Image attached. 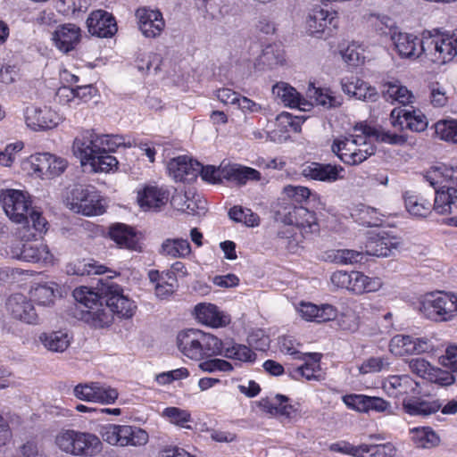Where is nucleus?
Wrapping results in <instances>:
<instances>
[{
    "instance_id": "53",
    "label": "nucleus",
    "mask_w": 457,
    "mask_h": 457,
    "mask_svg": "<svg viewBox=\"0 0 457 457\" xmlns=\"http://www.w3.org/2000/svg\"><path fill=\"white\" fill-rule=\"evenodd\" d=\"M261 61L269 67L283 65L285 63V51L280 46H267L261 55Z\"/></svg>"
},
{
    "instance_id": "13",
    "label": "nucleus",
    "mask_w": 457,
    "mask_h": 457,
    "mask_svg": "<svg viewBox=\"0 0 457 457\" xmlns=\"http://www.w3.org/2000/svg\"><path fill=\"white\" fill-rule=\"evenodd\" d=\"M337 27L338 17L337 12L315 6L306 16L305 29L312 36L319 37L322 34H329Z\"/></svg>"
},
{
    "instance_id": "44",
    "label": "nucleus",
    "mask_w": 457,
    "mask_h": 457,
    "mask_svg": "<svg viewBox=\"0 0 457 457\" xmlns=\"http://www.w3.org/2000/svg\"><path fill=\"white\" fill-rule=\"evenodd\" d=\"M307 96L313 101L311 103L321 105L326 108H334L341 105V98L335 96L328 89H322L310 85L307 90Z\"/></svg>"
},
{
    "instance_id": "37",
    "label": "nucleus",
    "mask_w": 457,
    "mask_h": 457,
    "mask_svg": "<svg viewBox=\"0 0 457 457\" xmlns=\"http://www.w3.org/2000/svg\"><path fill=\"white\" fill-rule=\"evenodd\" d=\"M3 209L9 219L17 224H28L33 202H2Z\"/></svg>"
},
{
    "instance_id": "54",
    "label": "nucleus",
    "mask_w": 457,
    "mask_h": 457,
    "mask_svg": "<svg viewBox=\"0 0 457 457\" xmlns=\"http://www.w3.org/2000/svg\"><path fill=\"white\" fill-rule=\"evenodd\" d=\"M89 165L95 172H109L118 165V161L112 155L104 152L95 157L89 158L87 165Z\"/></svg>"
},
{
    "instance_id": "59",
    "label": "nucleus",
    "mask_w": 457,
    "mask_h": 457,
    "mask_svg": "<svg viewBox=\"0 0 457 457\" xmlns=\"http://www.w3.org/2000/svg\"><path fill=\"white\" fill-rule=\"evenodd\" d=\"M125 442L123 443V447L125 446H142L145 445L149 439L148 434L145 430L135 427L128 425V432H127Z\"/></svg>"
},
{
    "instance_id": "15",
    "label": "nucleus",
    "mask_w": 457,
    "mask_h": 457,
    "mask_svg": "<svg viewBox=\"0 0 457 457\" xmlns=\"http://www.w3.org/2000/svg\"><path fill=\"white\" fill-rule=\"evenodd\" d=\"M72 150L74 154L80 159L81 164L87 165L89 158L104 153L101 134H97L93 130L82 132L74 139Z\"/></svg>"
},
{
    "instance_id": "51",
    "label": "nucleus",
    "mask_w": 457,
    "mask_h": 457,
    "mask_svg": "<svg viewBox=\"0 0 457 457\" xmlns=\"http://www.w3.org/2000/svg\"><path fill=\"white\" fill-rule=\"evenodd\" d=\"M229 218L237 222H242L248 227H256L260 224V217L251 209L242 206H234L228 212Z\"/></svg>"
},
{
    "instance_id": "11",
    "label": "nucleus",
    "mask_w": 457,
    "mask_h": 457,
    "mask_svg": "<svg viewBox=\"0 0 457 457\" xmlns=\"http://www.w3.org/2000/svg\"><path fill=\"white\" fill-rule=\"evenodd\" d=\"M407 212L416 218H426L433 212L437 214H453L445 224L457 227V202H404Z\"/></svg>"
},
{
    "instance_id": "8",
    "label": "nucleus",
    "mask_w": 457,
    "mask_h": 457,
    "mask_svg": "<svg viewBox=\"0 0 457 457\" xmlns=\"http://www.w3.org/2000/svg\"><path fill=\"white\" fill-rule=\"evenodd\" d=\"M422 50L424 55L433 62L445 64L457 55V46L452 35L437 29L422 32Z\"/></svg>"
},
{
    "instance_id": "5",
    "label": "nucleus",
    "mask_w": 457,
    "mask_h": 457,
    "mask_svg": "<svg viewBox=\"0 0 457 457\" xmlns=\"http://www.w3.org/2000/svg\"><path fill=\"white\" fill-rule=\"evenodd\" d=\"M54 444L61 452L77 457L96 456L103 448L96 435L72 428L60 429L54 436Z\"/></svg>"
},
{
    "instance_id": "20",
    "label": "nucleus",
    "mask_w": 457,
    "mask_h": 457,
    "mask_svg": "<svg viewBox=\"0 0 457 457\" xmlns=\"http://www.w3.org/2000/svg\"><path fill=\"white\" fill-rule=\"evenodd\" d=\"M12 256L29 262L53 263L54 255L43 242H26L12 248Z\"/></svg>"
},
{
    "instance_id": "35",
    "label": "nucleus",
    "mask_w": 457,
    "mask_h": 457,
    "mask_svg": "<svg viewBox=\"0 0 457 457\" xmlns=\"http://www.w3.org/2000/svg\"><path fill=\"white\" fill-rule=\"evenodd\" d=\"M383 281L378 277H369L361 271H352L351 292L355 295H363L378 291Z\"/></svg>"
},
{
    "instance_id": "26",
    "label": "nucleus",
    "mask_w": 457,
    "mask_h": 457,
    "mask_svg": "<svg viewBox=\"0 0 457 457\" xmlns=\"http://www.w3.org/2000/svg\"><path fill=\"white\" fill-rule=\"evenodd\" d=\"M88 32L98 37H111L117 31L113 16L103 10L93 12L87 20Z\"/></svg>"
},
{
    "instance_id": "62",
    "label": "nucleus",
    "mask_w": 457,
    "mask_h": 457,
    "mask_svg": "<svg viewBox=\"0 0 457 457\" xmlns=\"http://www.w3.org/2000/svg\"><path fill=\"white\" fill-rule=\"evenodd\" d=\"M199 369L209 373L215 371L229 372L233 370V365L226 360L214 358L200 362Z\"/></svg>"
},
{
    "instance_id": "57",
    "label": "nucleus",
    "mask_w": 457,
    "mask_h": 457,
    "mask_svg": "<svg viewBox=\"0 0 457 457\" xmlns=\"http://www.w3.org/2000/svg\"><path fill=\"white\" fill-rule=\"evenodd\" d=\"M118 396L117 389L101 385L99 382H95L94 403L111 404L116 401Z\"/></svg>"
},
{
    "instance_id": "29",
    "label": "nucleus",
    "mask_w": 457,
    "mask_h": 457,
    "mask_svg": "<svg viewBox=\"0 0 457 457\" xmlns=\"http://www.w3.org/2000/svg\"><path fill=\"white\" fill-rule=\"evenodd\" d=\"M196 320L211 328H222L229 324L230 317L212 303H198L195 307Z\"/></svg>"
},
{
    "instance_id": "38",
    "label": "nucleus",
    "mask_w": 457,
    "mask_h": 457,
    "mask_svg": "<svg viewBox=\"0 0 457 457\" xmlns=\"http://www.w3.org/2000/svg\"><path fill=\"white\" fill-rule=\"evenodd\" d=\"M382 94L386 101L398 102L402 104H408L412 102V93L398 81L386 82L383 85Z\"/></svg>"
},
{
    "instance_id": "56",
    "label": "nucleus",
    "mask_w": 457,
    "mask_h": 457,
    "mask_svg": "<svg viewBox=\"0 0 457 457\" xmlns=\"http://www.w3.org/2000/svg\"><path fill=\"white\" fill-rule=\"evenodd\" d=\"M30 295L38 305L47 306L54 303L55 295L51 287L37 285L30 290Z\"/></svg>"
},
{
    "instance_id": "49",
    "label": "nucleus",
    "mask_w": 457,
    "mask_h": 457,
    "mask_svg": "<svg viewBox=\"0 0 457 457\" xmlns=\"http://www.w3.org/2000/svg\"><path fill=\"white\" fill-rule=\"evenodd\" d=\"M170 197L173 198V195L168 187L147 184L137 190V200H169Z\"/></svg>"
},
{
    "instance_id": "25",
    "label": "nucleus",
    "mask_w": 457,
    "mask_h": 457,
    "mask_svg": "<svg viewBox=\"0 0 457 457\" xmlns=\"http://www.w3.org/2000/svg\"><path fill=\"white\" fill-rule=\"evenodd\" d=\"M297 312L303 320L316 323L334 320L337 317V309L328 303L317 305L302 301L298 303Z\"/></svg>"
},
{
    "instance_id": "31",
    "label": "nucleus",
    "mask_w": 457,
    "mask_h": 457,
    "mask_svg": "<svg viewBox=\"0 0 457 457\" xmlns=\"http://www.w3.org/2000/svg\"><path fill=\"white\" fill-rule=\"evenodd\" d=\"M148 278L154 287L155 295L160 299H168L178 287V279L173 272H160L157 270H151L148 272Z\"/></svg>"
},
{
    "instance_id": "10",
    "label": "nucleus",
    "mask_w": 457,
    "mask_h": 457,
    "mask_svg": "<svg viewBox=\"0 0 457 457\" xmlns=\"http://www.w3.org/2000/svg\"><path fill=\"white\" fill-rule=\"evenodd\" d=\"M330 451L352 457H395L397 449L391 442L353 445L340 440L330 445Z\"/></svg>"
},
{
    "instance_id": "55",
    "label": "nucleus",
    "mask_w": 457,
    "mask_h": 457,
    "mask_svg": "<svg viewBox=\"0 0 457 457\" xmlns=\"http://www.w3.org/2000/svg\"><path fill=\"white\" fill-rule=\"evenodd\" d=\"M171 206L181 212L201 217L207 212V202H170Z\"/></svg>"
},
{
    "instance_id": "60",
    "label": "nucleus",
    "mask_w": 457,
    "mask_h": 457,
    "mask_svg": "<svg viewBox=\"0 0 457 457\" xmlns=\"http://www.w3.org/2000/svg\"><path fill=\"white\" fill-rule=\"evenodd\" d=\"M390 362L387 357H370L365 360L360 366V373H375L389 368Z\"/></svg>"
},
{
    "instance_id": "48",
    "label": "nucleus",
    "mask_w": 457,
    "mask_h": 457,
    "mask_svg": "<svg viewBox=\"0 0 457 457\" xmlns=\"http://www.w3.org/2000/svg\"><path fill=\"white\" fill-rule=\"evenodd\" d=\"M414 337L408 335H395L389 342V351L399 357L413 354Z\"/></svg>"
},
{
    "instance_id": "19",
    "label": "nucleus",
    "mask_w": 457,
    "mask_h": 457,
    "mask_svg": "<svg viewBox=\"0 0 457 457\" xmlns=\"http://www.w3.org/2000/svg\"><path fill=\"white\" fill-rule=\"evenodd\" d=\"M30 164L34 173L42 179L59 176L67 167V162L64 159L48 153L30 156Z\"/></svg>"
},
{
    "instance_id": "41",
    "label": "nucleus",
    "mask_w": 457,
    "mask_h": 457,
    "mask_svg": "<svg viewBox=\"0 0 457 457\" xmlns=\"http://www.w3.org/2000/svg\"><path fill=\"white\" fill-rule=\"evenodd\" d=\"M423 178L435 188L436 194L435 200H457V188L450 186H442L439 189L436 188V185L442 178L437 168L427 171Z\"/></svg>"
},
{
    "instance_id": "33",
    "label": "nucleus",
    "mask_w": 457,
    "mask_h": 457,
    "mask_svg": "<svg viewBox=\"0 0 457 457\" xmlns=\"http://www.w3.org/2000/svg\"><path fill=\"white\" fill-rule=\"evenodd\" d=\"M351 217L356 223L366 227H384L386 223L384 220L385 215L361 202L352 209Z\"/></svg>"
},
{
    "instance_id": "39",
    "label": "nucleus",
    "mask_w": 457,
    "mask_h": 457,
    "mask_svg": "<svg viewBox=\"0 0 457 457\" xmlns=\"http://www.w3.org/2000/svg\"><path fill=\"white\" fill-rule=\"evenodd\" d=\"M224 357L245 362H253L256 353L245 345L234 342H222V354Z\"/></svg>"
},
{
    "instance_id": "61",
    "label": "nucleus",
    "mask_w": 457,
    "mask_h": 457,
    "mask_svg": "<svg viewBox=\"0 0 457 457\" xmlns=\"http://www.w3.org/2000/svg\"><path fill=\"white\" fill-rule=\"evenodd\" d=\"M30 197L29 193L21 184L0 188V200H29Z\"/></svg>"
},
{
    "instance_id": "34",
    "label": "nucleus",
    "mask_w": 457,
    "mask_h": 457,
    "mask_svg": "<svg viewBox=\"0 0 457 457\" xmlns=\"http://www.w3.org/2000/svg\"><path fill=\"white\" fill-rule=\"evenodd\" d=\"M80 38V29L74 24H63L57 27L53 34L55 46L62 52L72 50Z\"/></svg>"
},
{
    "instance_id": "6",
    "label": "nucleus",
    "mask_w": 457,
    "mask_h": 457,
    "mask_svg": "<svg viewBox=\"0 0 457 457\" xmlns=\"http://www.w3.org/2000/svg\"><path fill=\"white\" fill-rule=\"evenodd\" d=\"M420 311L431 321H452L457 318V294L445 291L427 293L420 303Z\"/></svg>"
},
{
    "instance_id": "27",
    "label": "nucleus",
    "mask_w": 457,
    "mask_h": 457,
    "mask_svg": "<svg viewBox=\"0 0 457 457\" xmlns=\"http://www.w3.org/2000/svg\"><path fill=\"white\" fill-rule=\"evenodd\" d=\"M345 170L340 165L312 162L303 167L302 174L315 180L334 182L344 178Z\"/></svg>"
},
{
    "instance_id": "52",
    "label": "nucleus",
    "mask_w": 457,
    "mask_h": 457,
    "mask_svg": "<svg viewBox=\"0 0 457 457\" xmlns=\"http://www.w3.org/2000/svg\"><path fill=\"white\" fill-rule=\"evenodd\" d=\"M435 131L440 139L457 144V120H438Z\"/></svg>"
},
{
    "instance_id": "18",
    "label": "nucleus",
    "mask_w": 457,
    "mask_h": 457,
    "mask_svg": "<svg viewBox=\"0 0 457 457\" xmlns=\"http://www.w3.org/2000/svg\"><path fill=\"white\" fill-rule=\"evenodd\" d=\"M106 237L115 243L120 249L140 251L138 233L137 229L125 223L116 222L108 227Z\"/></svg>"
},
{
    "instance_id": "12",
    "label": "nucleus",
    "mask_w": 457,
    "mask_h": 457,
    "mask_svg": "<svg viewBox=\"0 0 457 457\" xmlns=\"http://www.w3.org/2000/svg\"><path fill=\"white\" fill-rule=\"evenodd\" d=\"M26 125L34 131L56 128L62 116L47 105H30L24 112Z\"/></svg>"
},
{
    "instance_id": "64",
    "label": "nucleus",
    "mask_w": 457,
    "mask_h": 457,
    "mask_svg": "<svg viewBox=\"0 0 457 457\" xmlns=\"http://www.w3.org/2000/svg\"><path fill=\"white\" fill-rule=\"evenodd\" d=\"M368 399L365 395L350 394L342 397L343 403L349 408L360 412H368Z\"/></svg>"
},
{
    "instance_id": "1",
    "label": "nucleus",
    "mask_w": 457,
    "mask_h": 457,
    "mask_svg": "<svg viewBox=\"0 0 457 457\" xmlns=\"http://www.w3.org/2000/svg\"><path fill=\"white\" fill-rule=\"evenodd\" d=\"M274 202L271 205L273 217L285 226L277 231V238L283 241L290 253L303 247L305 234L318 232L320 225L313 211L302 205V202Z\"/></svg>"
},
{
    "instance_id": "45",
    "label": "nucleus",
    "mask_w": 457,
    "mask_h": 457,
    "mask_svg": "<svg viewBox=\"0 0 457 457\" xmlns=\"http://www.w3.org/2000/svg\"><path fill=\"white\" fill-rule=\"evenodd\" d=\"M162 253L172 258H185L191 253V245L187 239L168 238L162 244Z\"/></svg>"
},
{
    "instance_id": "17",
    "label": "nucleus",
    "mask_w": 457,
    "mask_h": 457,
    "mask_svg": "<svg viewBox=\"0 0 457 457\" xmlns=\"http://www.w3.org/2000/svg\"><path fill=\"white\" fill-rule=\"evenodd\" d=\"M105 303L110 311L120 318H131L137 309L135 302L123 295V288L113 283L106 288Z\"/></svg>"
},
{
    "instance_id": "21",
    "label": "nucleus",
    "mask_w": 457,
    "mask_h": 457,
    "mask_svg": "<svg viewBox=\"0 0 457 457\" xmlns=\"http://www.w3.org/2000/svg\"><path fill=\"white\" fill-rule=\"evenodd\" d=\"M403 411L412 417H428L436 413L442 407L440 399H433L420 394L411 395L403 399Z\"/></svg>"
},
{
    "instance_id": "9",
    "label": "nucleus",
    "mask_w": 457,
    "mask_h": 457,
    "mask_svg": "<svg viewBox=\"0 0 457 457\" xmlns=\"http://www.w3.org/2000/svg\"><path fill=\"white\" fill-rule=\"evenodd\" d=\"M283 351L293 356L295 360L302 361L298 366L287 368L288 375L295 380L306 379L320 381L321 374V354L319 353H302L294 347L287 346L286 343L282 345Z\"/></svg>"
},
{
    "instance_id": "23",
    "label": "nucleus",
    "mask_w": 457,
    "mask_h": 457,
    "mask_svg": "<svg viewBox=\"0 0 457 457\" xmlns=\"http://www.w3.org/2000/svg\"><path fill=\"white\" fill-rule=\"evenodd\" d=\"M135 15L138 29L145 37L155 38L165 28V21L159 10L141 7L136 11Z\"/></svg>"
},
{
    "instance_id": "46",
    "label": "nucleus",
    "mask_w": 457,
    "mask_h": 457,
    "mask_svg": "<svg viewBox=\"0 0 457 457\" xmlns=\"http://www.w3.org/2000/svg\"><path fill=\"white\" fill-rule=\"evenodd\" d=\"M276 403L266 401L264 407L268 409L270 413L279 414L288 419H293L298 414L297 408L289 403V398L284 395L278 394L275 396Z\"/></svg>"
},
{
    "instance_id": "42",
    "label": "nucleus",
    "mask_w": 457,
    "mask_h": 457,
    "mask_svg": "<svg viewBox=\"0 0 457 457\" xmlns=\"http://www.w3.org/2000/svg\"><path fill=\"white\" fill-rule=\"evenodd\" d=\"M40 341L52 352H64L71 344V337L67 332L52 331L49 333H43L39 337Z\"/></svg>"
},
{
    "instance_id": "58",
    "label": "nucleus",
    "mask_w": 457,
    "mask_h": 457,
    "mask_svg": "<svg viewBox=\"0 0 457 457\" xmlns=\"http://www.w3.org/2000/svg\"><path fill=\"white\" fill-rule=\"evenodd\" d=\"M369 138L373 141L376 139L377 141L388 143L391 145H403L406 142V138L403 135H398L396 133H391L389 131L377 129L370 127Z\"/></svg>"
},
{
    "instance_id": "32",
    "label": "nucleus",
    "mask_w": 457,
    "mask_h": 457,
    "mask_svg": "<svg viewBox=\"0 0 457 457\" xmlns=\"http://www.w3.org/2000/svg\"><path fill=\"white\" fill-rule=\"evenodd\" d=\"M393 40L398 54L403 58L415 59L424 54L422 38L408 33H398Z\"/></svg>"
},
{
    "instance_id": "24",
    "label": "nucleus",
    "mask_w": 457,
    "mask_h": 457,
    "mask_svg": "<svg viewBox=\"0 0 457 457\" xmlns=\"http://www.w3.org/2000/svg\"><path fill=\"white\" fill-rule=\"evenodd\" d=\"M401 244V238L388 231L381 230L370 235L365 243V252L368 255L377 257L388 256L392 250Z\"/></svg>"
},
{
    "instance_id": "3",
    "label": "nucleus",
    "mask_w": 457,
    "mask_h": 457,
    "mask_svg": "<svg viewBox=\"0 0 457 457\" xmlns=\"http://www.w3.org/2000/svg\"><path fill=\"white\" fill-rule=\"evenodd\" d=\"M72 295L76 301L72 316L94 328H104L113 322L112 314L103 305L102 295L94 288L80 286L76 287Z\"/></svg>"
},
{
    "instance_id": "2",
    "label": "nucleus",
    "mask_w": 457,
    "mask_h": 457,
    "mask_svg": "<svg viewBox=\"0 0 457 457\" xmlns=\"http://www.w3.org/2000/svg\"><path fill=\"white\" fill-rule=\"evenodd\" d=\"M367 131H370V126L362 123L355 125L348 136L334 139L332 152L345 164L358 165L363 162L376 152Z\"/></svg>"
},
{
    "instance_id": "36",
    "label": "nucleus",
    "mask_w": 457,
    "mask_h": 457,
    "mask_svg": "<svg viewBox=\"0 0 457 457\" xmlns=\"http://www.w3.org/2000/svg\"><path fill=\"white\" fill-rule=\"evenodd\" d=\"M342 88L346 94L363 101H374L378 95L375 87L369 86L358 78H353L351 81H343Z\"/></svg>"
},
{
    "instance_id": "16",
    "label": "nucleus",
    "mask_w": 457,
    "mask_h": 457,
    "mask_svg": "<svg viewBox=\"0 0 457 457\" xmlns=\"http://www.w3.org/2000/svg\"><path fill=\"white\" fill-rule=\"evenodd\" d=\"M7 312L15 320L27 324H37L39 316L32 301L26 295L15 293L11 295L6 303Z\"/></svg>"
},
{
    "instance_id": "22",
    "label": "nucleus",
    "mask_w": 457,
    "mask_h": 457,
    "mask_svg": "<svg viewBox=\"0 0 457 457\" xmlns=\"http://www.w3.org/2000/svg\"><path fill=\"white\" fill-rule=\"evenodd\" d=\"M382 388L389 397H409L420 394V384L409 375L388 376L382 384Z\"/></svg>"
},
{
    "instance_id": "4",
    "label": "nucleus",
    "mask_w": 457,
    "mask_h": 457,
    "mask_svg": "<svg viewBox=\"0 0 457 457\" xmlns=\"http://www.w3.org/2000/svg\"><path fill=\"white\" fill-rule=\"evenodd\" d=\"M179 350L187 358L201 361L222 354V340L199 329H187L177 337Z\"/></svg>"
},
{
    "instance_id": "40",
    "label": "nucleus",
    "mask_w": 457,
    "mask_h": 457,
    "mask_svg": "<svg viewBox=\"0 0 457 457\" xmlns=\"http://www.w3.org/2000/svg\"><path fill=\"white\" fill-rule=\"evenodd\" d=\"M411 440L418 448L430 449L439 445L440 436L430 427L411 429Z\"/></svg>"
},
{
    "instance_id": "50",
    "label": "nucleus",
    "mask_w": 457,
    "mask_h": 457,
    "mask_svg": "<svg viewBox=\"0 0 457 457\" xmlns=\"http://www.w3.org/2000/svg\"><path fill=\"white\" fill-rule=\"evenodd\" d=\"M67 207L85 216H97L105 212L106 206L102 202H66Z\"/></svg>"
},
{
    "instance_id": "28",
    "label": "nucleus",
    "mask_w": 457,
    "mask_h": 457,
    "mask_svg": "<svg viewBox=\"0 0 457 457\" xmlns=\"http://www.w3.org/2000/svg\"><path fill=\"white\" fill-rule=\"evenodd\" d=\"M391 123L394 127H403V121L406 127L416 132L424 131L428 127V120L420 110L394 109L390 114Z\"/></svg>"
},
{
    "instance_id": "43",
    "label": "nucleus",
    "mask_w": 457,
    "mask_h": 457,
    "mask_svg": "<svg viewBox=\"0 0 457 457\" xmlns=\"http://www.w3.org/2000/svg\"><path fill=\"white\" fill-rule=\"evenodd\" d=\"M128 432V425H119L109 423L103 426L99 434L103 440L111 445H118L123 447V443Z\"/></svg>"
},
{
    "instance_id": "47",
    "label": "nucleus",
    "mask_w": 457,
    "mask_h": 457,
    "mask_svg": "<svg viewBox=\"0 0 457 457\" xmlns=\"http://www.w3.org/2000/svg\"><path fill=\"white\" fill-rule=\"evenodd\" d=\"M66 198L67 200H100L101 195H99L96 188L92 185L74 183L66 188Z\"/></svg>"
},
{
    "instance_id": "7",
    "label": "nucleus",
    "mask_w": 457,
    "mask_h": 457,
    "mask_svg": "<svg viewBox=\"0 0 457 457\" xmlns=\"http://www.w3.org/2000/svg\"><path fill=\"white\" fill-rule=\"evenodd\" d=\"M199 175L204 181L211 184H219L226 179L237 185H245L249 181H259L262 178L255 169L230 163H221L219 167L201 164Z\"/></svg>"
},
{
    "instance_id": "14",
    "label": "nucleus",
    "mask_w": 457,
    "mask_h": 457,
    "mask_svg": "<svg viewBox=\"0 0 457 457\" xmlns=\"http://www.w3.org/2000/svg\"><path fill=\"white\" fill-rule=\"evenodd\" d=\"M201 163L188 155L171 158L167 162L169 176L176 182L191 183L200 172Z\"/></svg>"
},
{
    "instance_id": "63",
    "label": "nucleus",
    "mask_w": 457,
    "mask_h": 457,
    "mask_svg": "<svg viewBox=\"0 0 457 457\" xmlns=\"http://www.w3.org/2000/svg\"><path fill=\"white\" fill-rule=\"evenodd\" d=\"M103 140L104 152L109 154L114 152L120 146L130 147L132 145L129 140H126V137L121 135H105L101 134Z\"/></svg>"
},
{
    "instance_id": "30",
    "label": "nucleus",
    "mask_w": 457,
    "mask_h": 457,
    "mask_svg": "<svg viewBox=\"0 0 457 457\" xmlns=\"http://www.w3.org/2000/svg\"><path fill=\"white\" fill-rule=\"evenodd\" d=\"M272 94L286 106L307 111L312 106L311 102L302 97L295 88L286 82H278L272 87Z\"/></svg>"
}]
</instances>
